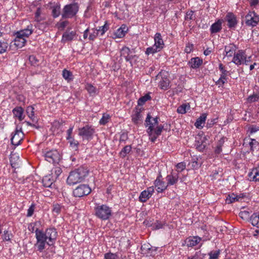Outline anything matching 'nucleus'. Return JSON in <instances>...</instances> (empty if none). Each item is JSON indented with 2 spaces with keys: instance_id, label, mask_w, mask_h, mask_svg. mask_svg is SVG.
<instances>
[{
  "instance_id": "nucleus-8",
  "label": "nucleus",
  "mask_w": 259,
  "mask_h": 259,
  "mask_svg": "<svg viewBox=\"0 0 259 259\" xmlns=\"http://www.w3.org/2000/svg\"><path fill=\"white\" fill-rule=\"evenodd\" d=\"M61 155L56 150L47 151L45 154V159L52 163H58L61 159Z\"/></svg>"
},
{
  "instance_id": "nucleus-17",
  "label": "nucleus",
  "mask_w": 259,
  "mask_h": 259,
  "mask_svg": "<svg viewBox=\"0 0 259 259\" xmlns=\"http://www.w3.org/2000/svg\"><path fill=\"white\" fill-rule=\"evenodd\" d=\"M206 137L203 135H198L196 137L195 146L198 151H202L205 149L206 146Z\"/></svg>"
},
{
  "instance_id": "nucleus-13",
  "label": "nucleus",
  "mask_w": 259,
  "mask_h": 259,
  "mask_svg": "<svg viewBox=\"0 0 259 259\" xmlns=\"http://www.w3.org/2000/svg\"><path fill=\"white\" fill-rule=\"evenodd\" d=\"M161 77L160 80L159 82L158 86L160 89L166 91L170 88V81L168 77V74L167 72H160L158 75Z\"/></svg>"
},
{
  "instance_id": "nucleus-59",
  "label": "nucleus",
  "mask_w": 259,
  "mask_h": 259,
  "mask_svg": "<svg viewBox=\"0 0 259 259\" xmlns=\"http://www.w3.org/2000/svg\"><path fill=\"white\" fill-rule=\"evenodd\" d=\"M35 204L32 203L30 206V207H29V208L27 210V217H30L33 215L34 210H35Z\"/></svg>"
},
{
  "instance_id": "nucleus-42",
  "label": "nucleus",
  "mask_w": 259,
  "mask_h": 259,
  "mask_svg": "<svg viewBox=\"0 0 259 259\" xmlns=\"http://www.w3.org/2000/svg\"><path fill=\"white\" fill-rule=\"evenodd\" d=\"M190 108V106L189 104H183L178 108L177 112L180 114H184Z\"/></svg>"
},
{
  "instance_id": "nucleus-25",
  "label": "nucleus",
  "mask_w": 259,
  "mask_h": 259,
  "mask_svg": "<svg viewBox=\"0 0 259 259\" xmlns=\"http://www.w3.org/2000/svg\"><path fill=\"white\" fill-rule=\"evenodd\" d=\"M226 21L228 22V26L229 28L234 27L237 24V20L235 16L231 13H229L226 17Z\"/></svg>"
},
{
  "instance_id": "nucleus-38",
  "label": "nucleus",
  "mask_w": 259,
  "mask_h": 259,
  "mask_svg": "<svg viewBox=\"0 0 259 259\" xmlns=\"http://www.w3.org/2000/svg\"><path fill=\"white\" fill-rule=\"evenodd\" d=\"M131 53V50L127 47H123L120 51V55L124 57L125 60H129V58L127 57L130 55Z\"/></svg>"
},
{
  "instance_id": "nucleus-49",
  "label": "nucleus",
  "mask_w": 259,
  "mask_h": 259,
  "mask_svg": "<svg viewBox=\"0 0 259 259\" xmlns=\"http://www.w3.org/2000/svg\"><path fill=\"white\" fill-rule=\"evenodd\" d=\"M199 159L200 158L197 157H193L192 158V166L193 167V168L196 169V168H199L200 166L201 163Z\"/></svg>"
},
{
  "instance_id": "nucleus-57",
  "label": "nucleus",
  "mask_w": 259,
  "mask_h": 259,
  "mask_svg": "<svg viewBox=\"0 0 259 259\" xmlns=\"http://www.w3.org/2000/svg\"><path fill=\"white\" fill-rule=\"evenodd\" d=\"M239 215L242 220H246L249 218V213L246 210H242L239 212Z\"/></svg>"
},
{
  "instance_id": "nucleus-15",
  "label": "nucleus",
  "mask_w": 259,
  "mask_h": 259,
  "mask_svg": "<svg viewBox=\"0 0 259 259\" xmlns=\"http://www.w3.org/2000/svg\"><path fill=\"white\" fill-rule=\"evenodd\" d=\"M154 192V188L153 186L148 187L140 193L139 197V201L141 202H146L152 196Z\"/></svg>"
},
{
  "instance_id": "nucleus-47",
  "label": "nucleus",
  "mask_w": 259,
  "mask_h": 259,
  "mask_svg": "<svg viewBox=\"0 0 259 259\" xmlns=\"http://www.w3.org/2000/svg\"><path fill=\"white\" fill-rule=\"evenodd\" d=\"M8 47V43L6 41L0 40V54L5 53Z\"/></svg>"
},
{
  "instance_id": "nucleus-26",
  "label": "nucleus",
  "mask_w": 259,
  "mask_h": 259,
  "mask_svg": "<svg viewBox=\"0 0 259 259\" xmlns=\"http://www.w3.org/2000/svg\"><path fill=\"white\" fill-rule=\"evenodd\" d=\"M248 179L250 181H259V170L255 167L251 169V171L248 174Z\"/></svg>"
},
{
  "instance_id": "nucleus-6",
  "label": "nucleus",
  "mask_w": 259,
  "mask_h": 259,
  "mask_svg": "<svg viewBox=\"0 0 259 259\" xmlns=\"http://www.w3.org/2000/svg\"><path fill=\"white\" fill-rule=\"evenodd\" d=\"M79 7L77 3H72L65 6L63 9L62 17L63 18H72L78 11Z\"/></svg>"
},
{
  "instance_id": "nucleus-22",
  "label": "nucleus",
  "mask_w": 259,
  "mask_h": 259,
  "mask_svg": "<svg viewBox=\"0 0 259 259\" xmlns=\"http://www.w3.org/2000/svg\"><path fill=\"white\" fill-rule=\"evenodd\" d=\"M223 20L218 19L213 23L210 27V31L211 34L216 33L221 30L222 29V24Z\"/></svg>"
},
{
  "instance_id": "nucleus-21",
  "label": "nucleus",
  "mask_w": 259,
  "mask_h": 259,
  "mask_svg": "<svg viewBox=\"0 0 259 259\" xmlns=\"http://www.w3.org/2000/svg\"><path fill=\"white\" fill-rule=\"evenodd\" d=\"M128 31V28L126 25L122 24L114 32V38H121L123 37Z\"/></svg>"
},
{
  "instance_id": "nucleus-36",
  "label": "nucleus",
  "mask_w": 259,
  "mask_h": 259,
  "mask_svg": "<svg viewBox=\"0 0 259 259\" xmlns=\"http://www.w3.org/2000/svg\"><path fill=\"white\" fill-rule=\"evenodd\" d=\"M109 29V24L106 21L103 26L99 27L98 28H97V30L99 35L103 36Z\"/></svg>"
},
{
  "instance_id": "nucleus-39",
  "label": "nucleus",
  "mask_w": 259,
  "mask_h": 259,
  "mask_svg": "<svg viewBox=\"0 0 259 259\" xmlns=\"http://www.w3.org/2000/svg\"><path fill=\"white\" fill-rule=\"evenodd\" d=\"M221 253V250L219 249L210 251L208 255L209 259H218Z\"/></svg>"
},
{
  "instance_id": "nucleus-53",
  "label": "nucleus",
  "mask_w": 259,
  "mask_h": 259,
  "mask_svg": "<svg viewBox=\"0 0 259 259\" xmlns=\"http://www.w3.org/2000/svg\"><path fill=\"white\" fill-rule=\"evenodd\" d=\"M205 254L202 253L200 251L196 252L195 254L191 257H188V259H203Z\"/></svg>"
},
{
  "instance_id": "nucleus-61",
  "label": "nucleus",
  "mask_w": 259,
  "mask_h": 259,
  "mask_svg": "<svg viewBox=\"0 0 259 259\" xmlns=\"http://www.w3.org/2000/svg\"><path fill=\"white\" fill-rule=\"evenodd\" d=\"M223 144V141L220 140L218 143L217 148L215 149V153L217 154H219L222 151V147Z\"/></svg>"
},
{
  "instance_id": "nucleus-50",
  "label": "nucleus",
  "mask_w": 259,
  "mask_h": 259,
  "mask_svg": "<svg viewBox=\"0 0 259 259\" xmlns=\"http://www.w3.org/2000/svg\"><path fill=\"white\" fill-rule=\"evenodd\" d=\"M249 146L252 151L259 148V143L255 139H251V141L249 142Z\"/></svg>"
},
{
  "instance_id": "nucleus-31",
  "label": "nucleus",
  "mask_w": 259,
  "mask_h": 259,
  "mask_svg": "<svg viewBox=\"0 0 259 259\" xmlns=\"http://www.w3.org/2000/svg\"><path fill=\"white\" fill-rule=\"evenodd\" d=\"M55 180V178H54L52 176H46L42 179L43 185L45 187H50Z\"/></svg>"
},
{
  "instance_id": "nucleus-56",
  "label": "nucleus",
  "mask_w": 259,
  "mask_h": 259,
  "mask_svg": "<svg viewBox=\"0 0 259 259\" xmlns=\"http://www.w3.org/2000/svg\"><path fill=\"white\" fill-rule=\"evenodd\" d=\"M29 60L31 65L33 66H37L38 65L39 60L37 58V57L35 56H30L29 58Z\"/></svg>"
},
{
  "instance_id": "nucleus-60",
  "label": "nucleus",
  "mask_w": 259,
  "mask_h": 259,
  "mask_svg": "<svg viewBox=\"0 0 259 259\" xmlns=\"http://www.w3.org/2000/svg\"><path fill=\"white\" fill-rule=\"evenodd\" d=\"M68 24V22L67 21H64L58 23L56 26L59 29L63 30Z\"/></svg>"
},
{
  "instance_id": "nucleus-37",
  "label": "nucleus",
  "mask_w": 259,
  "mask_h": 259,
  "mask_svg": "<svg viewBox=\"0 0 259 259\" xmlns=\"http://www.w3.org/2000/svg\"><path fill=\"white\" fill-rule=\"evenodd\" d=\"M62 75L63 78L67 81V82H70L73 80V76L71 72L70 71L64 69L62 72Z\"/></svg>"
},
{
  "instance_id": "nucleus-12",
  "label": "nucleus",
  "mask_w": 259,
  "mask_h": 259,
  "mask_svg": "<svg viewBox=\"0 0 259 259\" xmlns=\"http://www.w3.org/2000/svg\"><path fill=\"white\" fill-rule=\"evenodd\" d=\"M23 137L24 134L21 129L18 130V128H16L14 133L12 134V137L11 138V143L13 145L17 146L20 144Z\"/></svg>"
},
{
  "instance_id": "nucleus-32",
  "label": "nucleus",
  "mask_w": 259,
  "mask_h": 259,
  "mask_svg": "<svg viewBox=\"0 0 259 259\" xmlns=\"http://www.w3.org/2000/svg\"><path fill=\"white\" fill-rule=\"evenodd\" d=\"M10 160L13 167H16L20 161L19 156L17 153H12L10 155Z\"/></svg>"
},
{
  "instance_id": "nucleus-51",
  "label": "nucleus",
  "mask_w": 259,
  "mask_h": 259,
  "mask_svg": "<svg viewBox=\"0 0 259 259\" xmlns=\"http://www.w3.org/2000/svg\"><path fill=\"white\" fill-rule=\"evenodd\" d=\"M226 201L228 204L238 201L236 195L234 193L229 195L226 198Z\"/></svg>"
},
{
  "instance_id": "nucleus-40",
  "label": "nucleus",
  "mask_w": 259,
  "mask_h": 259,
  "mask_svg": "<svg viewBox=\"0 0 259 259\" xmlns=\"http://www.w3.org/2000/svg\"><path fill=\"white\" fill-rule=\"evenodd\" d=\"M34 110V108L33 106H28L26 109L27 115L33 121L35 120Z\"/></svg>"
},
{
  "instance_id": "nucleus-45",
  "label": "nucleus",
  "mask_w": 259,
  "mask_h": 259,
  "mask_svg": "<svg viewBox=\"0 0 259 259\" xmlns=\"http://www.w3.org/2000/svg\"><path fill=\"white\" fill-rule=\"evenodd\" d=\"M160 51L156 48V47L153 45L152 46L148 47L146 49V50L145 51V54L148 56L150 54H154Z\"/></svg>"
},
{
  "instance_id": "nucleus-34",
  "label": "nucleus",
  "mask_w": 259,
  "mask_h": 259,
  "mask_svg": "<svg viewBox=\"0 0 259 259\" xmlns=\"http://www.w3.org/2000/svg\"><path fill=\"white\" fill-rule=\"evenodd\" d=\"M132 121L135 124H138L142 121V115L140 111L136 110L132 116Z\"/></svg>"
},
{
  "instance_id": "nucleus-58",
  "label": "nucleus",
  "mask_w": 259,
  "mask_h": 259,
  "mask_svg": "<svg viewBox=\"0 0 259 259\" xmlns=\"http://www.w3.org/2000/svg\"><path fill=\"white\" fill-rule=\"evenodd\" d=\"M99 35L97 28L92 29V32L89 35V39L90 40H94Z\"/></svg>"
},
{
  "instance_id": "nucleus-23",
  "label": "nucleus",
  "mask_w": 259,
  "mask_h": 259,
  "mask_svg": "<svg viewBox=\"0 0 259 259\" xmlns=\"http://www.w3.org/2000/svg\"><path fill=\"white\" fill-rule=\"evenodd\" d=\"M236 48L233 44H229L225 47L224 55L226 57H230L234 56Z\"/></svg>"
},
{
  "instance_id": "nucleus-3",
  "label": "nucleus",
  "mask_w": 259,
  "mask_h": 259,
  "mask_svg": "<svg viewBox=\"0 0 259 259\" xmlns=\"http://www.w3.org/2000/svg\"><path fill=\"white\" fill-rule=\"evenodd\" d=\"M33 25L29 24L27 26V28L24 29L20 30L16 32L14 34L15 38L14 39V45L18 48H22L23 47L26 42L27 38L33 32Z\"/></svg>"
},
{
  "instance_id": "nucleus-7",
  "label": "nucleus",
  "mask_w": 259,
  "mask_h": 259,
  "mask_svg": "<svg viewBox=\"0 0 259 259\" xmlns=\"http://www.w3.org/2000/svg\"><path fill=\"white\" fill-rule=\"evenodd\" d=\"M251 56L248 57V59H247V56L245 53L242 50H239L233 58L232 62H233L237 66L245 64L247 65L249 62V59Z\"/></svg>"
},
{
  "instance_id": "nucleus-64",
  "label": "nucleus",
  "mask_w": 259,
  "mask_h": 259,
  "mask_svg": "<svg viewBox=\"0 0 259 259\" xmlns=\"http://www.w3.org/2000/svg\"><path fill=\"white\" fill-rule=\"evenodd\" d=\"M11 233H9L7 231H5L3 235V239L5 241H10L11 239Z\"/></svg>"
},
{
  "instance_id": "nucleus-16",
  "label": "nucleus",
  "mask_w": 259,
  "mask_h": 259,
  "mask_svg": "<svg viewBox=\"0 0 259 259\" xmlns=\"http://www.w3.org/2000/svg\"><path fill=\"white\" fill-rule=\"evenodd\" d=\"M154 186L158 193H162L167 188V185L162 180L161 175L158 176L154 181Z\"/></svg>"
},
{
  "instance_id": "nucleus-48",
  "label": "nucleus",
  "mask_w": 259,
  "mask_h": 259,
  "mask_svg": "<svg viewBox=\"0 0 259 259\" xmlns=\"http://www.w3.org/2000/svg\"><path fill=\"white\" fill-rule=\"evenodd\" d=\"M62 172V169L60 167H55L52 170V175L56 179Z\"/></svg>"
},
{
  "instance_id": "nucleus-2",
  "label": "nucleus",
  "mask_w": 259,
  "mask_h": 259,
  "mask_svg": "<svg viewBox=\"0 0 259 259\" xmlns=\"http://www.w3.org/2000/svg\"><path fill=\"white\" fill-rule=\"evenodd\" d=\"M159 118L157 116L152 117L150 113L147 115L145 125L147 127L146 132L149 137L150 140L154 142L157 137L160 136L163 129V126L158 125Z\"/></svg>"
},
{
  "instance_id": "nucleus-14",
  "label": "nucleus",
  "mask_w": 259,
  "mask_h": 259,
  "mask_svg": "<svg viewBox=\"0 0 259 259\" xmlns=\"http://www.w3.org/2000/svg\"><path fill=\"white\" fill-rule=\"evenodd\" d=\"M219 68L221 74H220V78L216 82V84L218 85L219 87H221L227 81V76L229 72L224 68L222 63L219 64Z\"/></svg>"
},
{
  "instance_id": "nucleus-20",
  "label": "nucleus",
  "mask_w": 259,
  "mask_h": 259,
  "mask_svg": "<svg viewBox=\"0 0 259 259\" xmlns=\"http://www.w3.org/2000/svg\"><path fill=\"white\" fill-rule=\"evenodd\" d=\"M154 45L159 50L161 51L164 46V41L162 38L161 35L160 33L157 32L154 37Z\"/></svg>"
},
{
  "instance_id": "nucleus-10",
  "label": "nucleus",
  "mask_w": 259,
  "mask_h": 259,
  "mask_svg": "<svg viewBox=\"0 0 259 259\" xmlns=\"http://www.w3.org/2000/svg\"><path fill=\"white\" fill-rule=\"evenodd\" d=\"M95 132L94 130L89 125H85L79 128L78 135L82 138V139L90 140L92 138Z\"/></svg>"
},
{
  "instance_id": "nucleus-27",
  "label": "nucleus",
  "mask_w": 259,
  "mask_h": 259,
  "mask_svg": "<svg viewBox=\"0 0 259 259\" xmlns=\"http://www.w3.org/2000/svg\"><path fill=\"white\" fill-rule=\"evenodd\" d=\"M76 34V32L74 31H66L62 35L61 41L62 42H66L71 41L75 37Z\"/></svg>"
},
{
  "instance_id": "nucleus-54",
  "label": "nucleus",
  "mask_w": 259,
  "mask_h": 259,
  "mask_svg": "<svg viewBox=\"0 0 259 259\" xmlns=\"http://www.w3.org/2000/svg\"><path fill=\"white\" fill-rule=\"evenodd\" d=\"M259 100V95L257 94H253L249 96L247 99V102L249 103L257 102Z\"/></svg>"
},
{
  "instance_id": "nucleus-9",
  "label": "nucleus",
  "mask_w": 259,
  "mask_h": 259,
  "mask_svg": "<svg viewBox=\"0 0 259 259\" xmlns=\"http://www.w3.org/2000/svg\"><path fill=\"white\" fill-rule=\"evenodd\" d=\"M91 192V188L87 185L82 184L77 187L73 192L76 197H81L89 195Z\"/></svg>"
},
{
  "instance_id": "nucleus-11",
  "label": "nucleus",
  "mask_w": 259,
  "mask_h": 259,
  "mask_svg": "<svg viewBox=\"0 0 259 259\" xmlns=\"http://www.w3.org/2000/svg\"><path fill=\"white\" fill-rule=\"evenodd\" d=\"M259 22V16L254 12H249L245 16V23L247 25L254 27Z\"/></svg>"
},
{
  "instance_id": "nucleus-43",
  "label": "nucleus",
  "mask_w": 259,
  "mask_h": 259,
  "mask_svg": "<svg viewBox=\"0 0 259 259\" xmlns=\"http://www.w3.org/2000/svg\"><path fill=\"white\" fill-rule=\"evenodd\" d=\"M68 143H69L70 147L73 149L74 150L76 151L78 150L79 142L75 140L74 138H72L71 139H69L67 140Z\"/></svg>"
},
{
  "instance_id": "nucleus-35",
  "label": "nucleus",
  "mask_w": 259,
  "mask_h": 259,
  "mask_svg": "<svg viewBox=\"0 0 259 259\" xmlns=\"http://www.w3.org/2000/svg\"><path fill=\"white\" fill-rule=\"evenodd\" d=\"M250 221L253 226L259 228V214L254 213L252 214L250 218Z\"/></svg>"
},
{
  "instance_id": "nucleus-18",
  "label": "nucleus",
  "mask_w": 259,
  "mask_h": 259,
  "mask_svg": "<svg viewBox=\"0 0 259 259\" xmlns=\"http://www.w3.org/2000/svg\"><path fill=\"white\" fill-rule=\"evenodd\" d=\"M179 175L178 173L172 172L170 174L167 175L165 178L167 182V186H172L176 184L178 182Z\"/></svg>"
},
{
  "instance_id": "nucleus-46",
  "label": "nucleus",
  "mask_w": 259,
  "mask_h": 259,
  "mask_svg": "<svg viewBox=\"0 0 259 259\" xmlns=\"http://www.w3.org/2000/svg\"><path fill=\"white\" fill-rule=\"evenodd\" d=\"M151 97L149 94H146L145 96L141 97L138 101V104L139 106L143 105L146 102L150 100Z\"/></svg>"
},
{
  "instance_id": "nucleus-28",
  "label": "nucleus",
  "mask_w": 259,
  "mask_h": 259,
  "mask_svg": "<svg viewBox=\"0 0 259 259\" xmlns=\"http://www.w3.org/2000/svg\"><path fill=\"white\" fill-rule=\"evenodd\" d=\"M207 115L205 113L202 114L196 120L194 125L197 128L201 129L205 124Z\"/></svg>"
},
{
  "instance_id": "nucleus-4",
  "label": "nucleus",
  "mask_w": 259,
  "mask_h": 259,
  "mask_svg": "<svg viewBox=\"0 0 259 259\" xmlns=\"http://www.w3.org/2000/svg\"><path fill=\"white\" fill-rule=\"evenodd\" d=\"M88 169L83 167L71 171L67 178V183L69 185H74L80 183L88 176Z\"/></svg>"
},
{
  "instance_id": "nucleus-24",
  "label": "nucleus",
  "mask_w": 259,
  "mask_h": 259,
  "mask_svg": "<svg viewBox=\"0 0 259 259\" xmlns=\"http://www.w3.org/2000/svg\"><path fill=\"white\" fill-rule=\"evenodd\" d=\"M202 62V60L199 57H194L190 60L188 65L191 68L197 69L200 66Z\"/></svg>"
},
{
  "instance_id": "nucleus-62",
  "label": "nucleus",
  "mask_w": 259,
  "mask_h": 259,
  "mask_svg": "<svg viewBox=\"0 0 259 259\" xmlns=\"http://www.w3.org/2000/svg\"><path fill=\"white\" fill-rule=\"evenodd\" d=\"M127 58H129V60H126V62H129L131 65H133V62L134 61H136L138 59V56L136 55H129L127 57Z\"/></svg>"
},
{
  "instance_id": "nucleus-19",
  "label": "nucleus",
  "mask_w": 259,
  "mask_h": 259,
  "mask_svg": "<svg viewBox=\"0 0 259 259\" xmlns=\"http://www.w3.org/2000/svg\"><path fill=\"white\" fill-rule=\"evenodd\" d=\"M201 238L198 236H190L185 240V244L188 247H193L198 244Z\"/></svg>"
},
{
  "instance_id": "nucleus-55",
  "label": "nucleus",
  "mask_w": 259,
  "mask_h": 259,
  "mask_svg": "<svg viewBox=\"0 0 259 259\" xmlns=\"http://www.w3.org/2000/svg\"><path fill=\"white\" fill-rule=\"evenodd\" d=\"M176 166V170L177 171V173H178L179 174L180 172H182L186 168V165L185 162H181L178 163Z\"/></svg>"
},
{
  "instance_id": "nucleus-29",
  "label": "nucleus",
  "mask_w": 259,
  "mask_h": 259,
  "mask_svg": "<svg viewBox=\"0 0 259 259\" xmlns=\"http://www.w3.org/2000/svg\"><path fill=\"white\" fill-rule=\"evenodd\" d=\"M12 112L14 116L17 118L20 121H22L24 119V110L21 107H15L13 109Z\"/></svg>"
},
{
  "instance_id": "nucleus-44",
  "label": "nucleus",
  "mask_w": 259,
  "mask_h": 259,
  "mask_svg": "<svg viewBox=\"0 0 259 259\" xmlns=\"http://www.w3.org/2000/svg\"><path fill=\"white\" fill-rule=\"evenodd\" d=\"M119 256L117 253L111 252L106 253L104 254V259H119ZM121 259H126L125 257H121Z\"/></svg>"
},
{
  "instance_id": "nucleus-1",
  "label": "nucleus",
  "mask_w": 259,
  "mask_h": 259,
  "mask_svg": "<svg viewBox=\"0 0 259 259\" xmlns=\"http://www.w3.org/2000/svg\"><path fill=\"white\" fill-rule=\"evenodd\" d=\"M40 225L39 222L30 223L28 229L31 232H35L36 243L35 246L37 250L42 252L46 247V245H54L58 237V232L55 228H49L45 231L39 229L37 227Z\"/></svg>"
},
{
  "instance_id": "nucleus-52",
  "label": "nucleus",
  "mask_w": 259,
  "mask_h": 259,
  "mask_svg": "<svg viewBox=\"0 0 259 259\" xmlns=\"http://www.w3.org/2000/svg\"><path fill=\"white\" fill-rule=\"evenodd\" d=\"M110 118V116L109 114L106 113H104L103 114L102 117L99 121V123L101 125L106 124Z\"/></svg>"
},
{
  "instance_id": "nucleus-33",
  "label": "nucleus",
  "mask_w": 259,
  "mask_h": 259,
  "mask_svg": "<svg viewBox=\"0 0 259 259\" xmlns=\"http://www.w3.org/2000/svg\"><path fill=\"white\" fill-rule=\"evenodd\" d=\"M85 89L91 96H95L97 94L96 88L91 83H87L85 86Z\"/></svg>"
},
{
  "instance_id": "nucleus-63",
  "label": "nucleus",
  "mask_w": 259,
  "mask_h": 259,
  "mask_svg": "<svg viewBox=\"0 0 259 259\" xmlns=\"http://www.w3.org/2000/svg\"><path fill=\"white\" fill-rule=\"evenodd\" d=\"M250 134H252L259 131V127L256 125H252L249 127Z\"/></svg>"
},
{
  "instance_id": "nucleus-41",
  "label": "nucleus",
  "mask_w": 259,
  "mask_h": 259,
  "mask_svg": "<svg viewBox=\"0 0 259 259\" xmlns=\"http://www.w3.org/2000/svg\"><path fill=\"white\" fill-rule=\"evenodd\" d=\"M132 150V147L130 145L125 146L119 152V155L122 158H124Z\"/></svg>"
},
{
  "instance_id": "nucleus-5",
  "label": "nucleus",
  "mask_w": 259,
  "mask_h": 259,
  "mask_svg": "<svg viewBox=\"0 0 259 259\" xmlns=\"http://www.w3.org/2000/svg\"><path fill=\"white\" fill-rule=\"evenodd\" d=\"M95 215L102 220H107L112 215V209L106 204L96 203L94 207Z\"/></svg>"
},
{
  "instance_id": "nucleus-30",
  "label": "nucleus",
  "mask_w": 259,
  "mask_h": 259,
  "mask_svg": "<svg viewBox=\"0 0 259 259\" xmlns=\"http://www.w3.org/2000/svg\"><path fill=\"white\" fill-rule=\"evenodd\" d=\"M52 10V15L54 18L58 17L60 14V5L59 3H50Z\"/></svg>"
}]
</instances>
